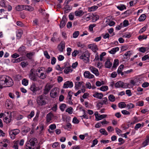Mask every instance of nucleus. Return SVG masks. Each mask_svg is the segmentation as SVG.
<instances>
[{
  "label": "nucleus",
  "mask_w": 149,
  "mask_h": 149,
  "mask_svg": "<svg viewBox=\"0 0 149 149\" xmlns=\"http://www.w3.org/2000/svg\"><path fill=\"white\" fill-rule=\"evenodd\" d=\"M5 84H6L7 87H10L13 85V82L12 79L9 77L5 75Z\"/></svg>",
  "instance_id": "obj_1"
},
{
  "label": "nucleus",
  "mask_w": 149,
  "mask_h": 149,
  "mask_svg": "<svg viewBox=\"0 0 149 149\" xmlns=\"http://www.w3.org/2000/svg\"><path fill=\"white\" fill-rule=\"evenodd\" d=\"M129 84L127 83L124 84L121 81H119L116 83L115 86L116 88H127Z\"/></svg>",
  "instance_id": "obj_2"
},
{
  "label": "nucleus",
  "mask_w": 149,
  "mask_h": 149,
  "mask_svg": "<svg viewBox=\"0 0 149 149\" xmlns=\"http://www.w3.org/2000/svg\"><path fill=\"white\" fill-rule=\"evenodd\" d=\"M37 102L39 105L43 106L45 104L46 102L45 99L42 95L38 97L37 98Z\"/></svg>",
  "instance_id": "obj_3"
},
{
  "label": "nucleus",
  "mask_w": 149,
  "mask_h": 149,
  "mask_svg": "<svg viewBox=\"0 0 149 149\" xmlns=\"http://www.w3.org/2000/svg\"><path fill=\"white\" fill-rule=\"evenodd\" d=\"M58 93L59 91L58 90V88L55 87L51 90L50 95L52 97L55 98L58 96Z\"/></svg>",
  "instance_id": "obj_4"
},
{
  "label": "nucleus",
  "mask_w": 149,
  "mask_h": 149,
  "mask_svg": "<svg viewBox=\"0 0 149 149\" xmlns=\"http://www.w3.org/2000/svg\"><path fill=\"white\" fill-rule=\"evenodd\" d=\"M90 55L88 53L83 54L80 57V58L83 60V61L85 63H87L89 61Z\"/></svg>",
  "instance_id": "obj_5"
},
{
  "label": "nucleus",
  "mask_w": 149,
  "mask_h": 149,
  "mask_svg": "<svg viewBox=\"0 0 149 149\" xmlns=\"http://www.w3.org/2000/svg\"><path fill=\"white\" fill-rule=\"evenodd\" d=\"M34 69H31L30 70V72L29 74V78L33 81H36L37 80V77L36 75L34 73Z\"/></svg>",
  "instance_id": "obj_6"
},
{
  "label": "nucleus",
  "mask_w": 149,
  "mask_h": 149,
  "mask_svg": "<svg viewBox=\"0 0 149 149\" xmlns=\"http://www.w3.org/2000/svg\"><path fill=\"white\" fill-rule=\"evenodd\" d=\"M107 98L106 97H104L102 100H101L97 104L96 107L99 109L100 107H102L103 104H107Z\"/></svg>",
  "instance_id": "obj_7"
},
{
  "label": "nucleus",
  "mask_w": 149,
  "mask_h": 149,
  "mask_svg": "<svg viewBox=\"0 0 149 149\" xmlns=\"http://www.w3.org/2000/svg\"><path fill=\"white\" fill-rule=\"evenodd\" d=\"M30 89L34 95L36 94L37 91L40 90L39 87H36L35 84L34 83L31 85Z\"/></svg>",
  "instance_id": "obj_8"
},
{
  "label": "nucleus",
  "mask_w": 149,
  "mask_h": 149,
  "mask_svg": "<svg viewBox=\"0 0 149 149\" xmlns=\"http://www.w3.org/2000/svg\"><path fill=\"white\" fill-rule=\"evenodd\" d=\"M19 130L18 129L13 130H11L9 133L11 138L12 139H14L15 135L19 134Z\"/></svg>",
  "instance_id": "obj_9"
},
{
  "label": "nucleus",
  "mask_w": 149,
  "mask_h": 149,
  "mask_svg": "<svg viewBox=\"0 0 149 149\" xmlns=\"http://www.w3.org/2000/svg\"><path fill=\"white\" fill-rule=\"evenodd\" d=\"M52 87V85L47 84L45 86L43 92V94L45 95H47Z\"/></svg>",
  "instance_id": "obj_10"
},
{
  "label": "nucleus",
  "mask_w": 149,
  "mask_h": 149,
  "mask_svg": "<svg viewBox=\"0 0 149 149\" xmlns=\"http://www.w3.org/2000/svg\"><path fill=\"white\" fill-rule=\"evenodd\" d=\"M67 19L65 15H64L60 24V27L62 28L64 27L67 22Z\"/></svg>",
  "instance_id": "obj_11"
},
{
  "label": "nucleus",
  "mask_w": 149,
  "mask_h": 149,
  "mask_svg": "<svg viewBox=\"0 0 149 149\" xmlns=\"http://www.w3.org/2000/svg\"><path fill=\"white\" fill-rule=\"evenodd\" d=\"M73 86V84L72 81H67L64 83L63 87L64 88H67L68 87L72 88Z\"/></svg>",
  "instance_id": "obj_12"
},
{
  "label": "nucleus",
  "mask_w": 149,
  "mask_h": 149,
  "mask_svg": "<svg viewBox=\"0 0 149 149\" xmlns=\"http://www.w3.org/2000/svg\"><path fill=\"white\" fill-rule=\"evenodd\" d=\"M89 69L91 72L96 76H98L99 75V73L98 70L95 68L93 66H91L90 68Z\"/></svg>",
  "instance_id": "obj_13"
},
{
  "label": "nucleus",
  "mask_w": 149,
  "mask_h": 149,
  "mask_svg": "<svg viewBox=\"0 0 149 149\" xmlns=\"http://www.w3.org/2000/svg\"><path fill=\"white\" fill-rule=\"evenodd\" d=\"M84 75L85 78L91 79L94 77V76L91 74V73L88 71H85L84 73Z\"/></svg>",
  "instance_id": "obj_14"
},
{
  "label": "nucleus",
  "mask_w": 149,
  "mask_h": 149,
  "mask_svg": "<svg viewBox=\"0 0 149 149\" xmlns=\"http://www.w3.org/2000/svg\"><path fill=\"white\" fill-rule=\"evenodd\" d=\"M5 75H2L0 77V88H3V85L5 84Z\"/></svg>",
  "instance_id": "obj_15"
},
{
  "label": "nucleus",
  "mask_w": 149,
  "mask_h": 149,
  "mask_svg": "<svg viewBox=\"0 0 149 149\" xmlns=\"http://www.w3.org/2000/svg\"><path fill=\"white\" fill-rule=\"evenodd\" d=\"M93 96L94 97L98 99H101L103 97V95L102 93L96 92L94 94H93Z\"/></svg>",
  "instance_id": "obj_16"
},
{
  "label": "nucleus",
  "mask_w": 149,
  "mask_h": 149,
  "mask_svg": "<svg viewBox=\"0 0 149 149\" xmlns=\"http://www.w3.org/2000/svg\"><path fill=\"white\" fill-rule=\"evenodd\" d=\"M65 44L61 42L58 46V48L60 52H62L63 51L64 49L65 48Z\"/></svg>",
  "instance_id": "obj_17"
},
{
  "label": "nucleus",
  "mask_w": 149,
  "mask_h": 149,
  "mask_svg": "<svg viewBox=\"0 0 149 149\" xmlns=\"http://www.w3.org/2000/svg\"><path fill=\"white\" fill-rule=\"evenodd\" d=\"M107 115H99L98 114L95 115V117L96 119H97V120H99L103 118H105L107 116Z\"/></svg>",
  "instance_id": "obj_18"
},
{
  "label": "nucleus",
  "mask_w": 149,
  "mask_h": 149,
  "mask_svg": "<svg viewBox=\"0 0 149 149\" xmlns=\"http://www.w3.org/2000/svg\"><path fill=\"white\" fill-rule=\"evenodd\" d=\"M112 63L110 61L109 59H108L105 63V67L107 68H110L111 66Z\"/></svg>",
  "instance_id": "obj_19"
},
{
  "label": "nucleus",
  "mask_w": 149,
  "mask_h": 149,
  "mask_svg": "<svg viewBox=\"0 0 149 149\" xmlns=\"http://www.w3.org/2000/svg\"><path fill=\"white\" fill-rule=\"evenodd\" d=\"M54 115L51 113L47 114L46 116L47 121V122H49L51 120L52 118L53 117Z\"/></svg>",
  "instance_id": "obj_20"
},
{
  "label": "nucleus",
  "mask_w": 149,
  "mask_h": 149,
  "mask_svg": "<svg viewBox=\"0 0 149 149\" xmlns=\"http://www.w3.org/2000/svg\"><path fill=\"white\" fill-rule=\"evenodd\" d=\"M18 51L22 54H24V52H25V47L22 45L21 47H19L18 49Z\"/></svg>",
  "instance_id": "obj_21"
},
{
  "label": "nucleus",
  "mask_w": 149,
  "mask_h": 149,
  "mask_svg": "<svg viewBox=\"0 0 149 149\" xmlns=\"http://www.w3.org/2000/svg\"><path fill=\"white\" fill-rule=\"evenodd\" d=\"M24 10H25L29 11H32L33 10V8L28 5L24 6Z\"/></svg>",
  "instance_id": "obj_22"
},
{
  "label": "nucleus",
  "mask_w": 149,
  "mask_h": 149,
  "mask_svg": "<svg viewBox=\"0 0 149 149\" xmlns=\"http://www.w3.org/2000/svg\"><path fill=\"white\" fill-rule=\"evenodd\" d=\"M84 14L82 10H79L76 11L75 12V14L76 16H80L83 15Z\"/></svg>",
  "instance_id": "obj_23"
},
{
  "label": "nucleus",
  "mask_w": 149,
  "mask_h": 149,
  "mask_svg": "<svg viewBox=\"0 0 149 149\" xmlns=\"http://www.w3.org/2000/svg\"><path fill=\"white\" fill-rule=\"evenodd\" d=\"M119 50V48L118 47H116L113 48L111 50L109 51V53L112 54H115L117 51Z\"/></svg>",
  "instance_id": "obj_24"
},
{
  "label": "nucleus",
  "mask_w": 149,
  "mask_h": 149,
  "mask_svg": "<svg viewBox=\"0 0 149 149\" xmlns=\"http://www.w3.org/2000/svg\"><path fill=\"white\" fill-rule=\"evenodd\" d=\"M71 66L67 67L64 71V72L66 74H68L70 72H72L73 70L71 69Z\"/></svg>",
  "instance_id": "obj_25"
},
{
  "label": "nucleus",
  "mask_w": 149,
  "mask_h": 149,
  "mask_svg": "<svg viewBox=\"0 0 149 149\" xmlns=\"http://www.w3.org/2000/svg\"><path fill=\"white\" fill-rule=\"evenodd\" d=\"M83 83H84V82L83 81H80L78 82H76L75 83V87L76 89H79V87L81 86L82 84Z\"/></svg>",
  "instance_id": "obj_26"
},
{
  "label": "nucleus",
  "mask_w": 149,
  "mask_h": 149,
  "mask_svg": "<svg viewBox=\"0 0 149 149\" xmlns=\"http://www.w3.org/2000/svg\"><path fill=\"white\" fill-rule=\"evenodd\" d=\"M89 47L90 48H91L93 50H98V48L97 47V46L96 45L94 44H91L89 45Z\"/></svg>",
  "instance_id": "obj_27"
},
{
  "label": "nucleus",
  "mask_w": 149,
  "mask_h": 149,
  "mask_svg": "<svg viewBox=\"0 0 149 149\" xmlns=\"http://www.w3.org/2000/svg\"><path fill=\"white\" fill-rule=\"evenodd\" d=\"M63 9L65 10L64 11V13H65L68 12L67 11L71 9H70V8L69 5L67 4H66L65 7L63 8Z\"/></svg>",
  "instance_id": "obj_28"
},
{
  "label": "nucleus",
  "mask_w": 149,
  "mask_h": 149,
  "mask_svg": "<svg viewBox=\"0 0 149 149\" xmlns=\"http://www.w3.org/2000/svg\"><path fill=\"white\" fill-rule=\"evenodd\" d=\"M119 64V60L118 59H115L113 64L112 68H116Z\"/></svg>",
  "instance_id": "obj_29"
},
{
  "label": "nucleus",
  "mask_w": 149,
  "mask_h": 149,
  "mask_svg": "<svg viewBox=\"0 0 149 149\" xmlns=\"http://www.w3.org/2000/svg\"><path fill=\"white\" fill-rule=\"evenodd\" d=\"M98 8V7L96 6H94L88 8V10L89 12L93 11H95Z\"/></svg>",
  "instance_id": "obj_30"
},
{
  "label": "nucleus",
  "mask_w": 149,
  "mask_h": 149,
  "mask_svg": "<svg viewBox=\"0 0 149 149\" xmlns=\"http://www.w3.org/2000/svg\"><path fill=\"white\" fill-rule=\"evenodd\" d=\"M146 15L144 14H143L141 15L139 19V21H144L146 18Z\"/></svg>",
  "instance_id": "obj_31"
},
{
  "label": "nucleus",
  "mask_w": 149,
  "mask_h": 149,
  "mask_svg": "<svg viewBox=\"0 0 149 149\" xmlns=\"http://www.w3.org/2000/svg\"><path fill=\"white\" fill-rule=\"evenodd\" d=\"M124 65L123 64L121 65L119 67L117 70V73L118 74H120L122 72L123 69V68Z\"/></svg>",
  "instance_id": "obj_32"
},
{
  "label": "nucleus",
  "mask_w": 149,
  "mask_h": 149,
  "mask_svg": "<svg viewBox=\"0 0 149 149\" xmlns=\"http://www.w3.org/2000/svg\"><path fill=\"white\" fill-rule=\"evenodd\" d=\"M117 8L118 9L121 11L123 10L124 9H126V8L125 6L123 4L121 5L120 6H118Z\"/></svg>",
  "instance_id": "obj_33"
},
{
  "label": "nucleus",
  "mask_w": 149,
  "mask_h": 149,
  "mask_svg": "<svg viewBox=\"0 0 149 149\" xmlns=\"http://www.w3.org/2000/svg\"><path fill=\"white\" fill-rule=\"evenodd\" d=\"M108 98L109 100L112 102H114L115 100V97L113 95H110L109 96Z\"/></svg>",
  "instance_id": "obj_34"
},
{
  "label": "nucleus",
  "mask_w": 149,
  "mask_h": 149,
  "mask_svg": "<svg viewBox=\"0 0 149 149\" xmlns=\"http://www.w3.org/2000/svg\"><path fill=\"white\" fill-rule=\"evenodd\" d=\"M126 104L124 102H122L118 104V107L120 108H124L126 107Z\"/></svg>",
  "instance_id": "obj_35"
},
{
  "label": "nucleus",
  "mask_w": 149,
  "mask_h": 149,
  "mask_svg": "<svg viewBox=\"0 0 149 149\" xmlns=\"http://www.w3.org/2000/svg\"><path fill=\"white\" fill-rule=\"evenodd\" d=\"M16 9L17 11L24 10V6L18 5L16 7Z\"/></svg>",
  "instance_id": "obj_36"
},
{
  "label": "nucleus",
  "mask_w": 149,
  "mask_h": 149,
  "mask_svg": "<svg viewBox=\"0 0 149 149\" xmlns=\"http://www.w3.org/2000/svg\"><path fill=\"white\" fill-rule=\"evenodd\" d=\"M148 49L147 47H141L139 48V50L141 52L144 53L146 51H148Z\"/></svg>",
  "instance_id": "obj_37"
},
{
  "label": "nucleus",
  "mask_w": 149,
  "mask_h": 149,
  "mask_svg": "<svg viewBox=\"0 0 149 149\" xmlns=\"http://www.w3.org/2000/svg\"><path fill=\"white\" fill-rule=\"evenodd\" d=\"M100 132L102 134L105 135H108V133L104 129H101L100 130Z\"/></svg>",
  "instance_id": "obj_38"
},
{
  "label": "nucleus",
  "mask_w": 149,
  "mask_h": 149,
  "mask_svg": "<svg viewBox=\"0 0 149 149\" xmlns=\"http://www.w3.org/2000/svg\"><path fill=\"white\" fill-rule=\"evenodd\" d=\"M28 65V62L25 61L22 62L20 64L22 68H24L26 67Z\"/></svg>",
  "instance_id": "obj_39"
},
{
  "label": "nucleus",
  "mask_w": 149,
  "mask_h": 149,
  "mask_svg": "<svg viewBox=\"0 0 149 149\" xmlns=\"http://www.w3.org/2000/svg\"><path fill=\"white\" fill-rule=\"evenodd\" d=\"M107 86H102L100 88V89L102 91H105L108 89Z\"/></svg>",
  "instance_id": "obj_40"
},
{
  "label": "nucleus",
  "mask_w": 149,
  "mask_h": 149,
  "mask_svg": "<svg viewBox=\"0 0 149 149\" xmlns=\"http://www.w3.org/2000/svg\"><path fill=\"white\" fill-rule=\"evenodd\" d=\"M66 107V105L64 104H62L60 107V108L61 110L63 111L65 109Z\"/></svg>",
  "instance_id": "obj_41"
},
{
  "label": "nucleus",
  "mask_w": 149,
  "mask_h": 149,
  "mask_svg": "<svg viewBox=\"0 0 149 149\" xmlns=\"http://www.w3.org/2000/svg\"><path fill=\"white\" fill-rule=\"evenodd\" d=\"M22 84L25 86H26L28 84V80L25 79H23L22 80Z\"/></svg>",
  "instance_id": "obj_42"
},
{
  "label": "nucleus",
  "mask_w": 149,
  "mask_h": 149,
  "mask_svg": "<svg viewBox=\"0 0 149 149\" xmlns=\"http://www.w3.org/2000/svg\"><path fill=\"white\" fill-rule=\"evenodd\" d=\"M10 115H9L8 116H7L5 118V121L6 123H9L10 122L11 119L10 118Z\"/></svg>",
  "instance_id": "obj_43"
},
{
  "label": "nucleus",
  "mask_w": 149,
  "mask_h": 149,
  "mask_svg": "<svg viewBox=\"0 0 149 149\" xmlns=\"http://www.w3.org/2000/svg\"><path fill=\"white\" fill-rule=\"evenodd\" d=\"M79 31H75L73 34V37L74 38H77L79 36Z\"/></svg>",
  "instance_id": "obj_44"
},
{
  "label": "nucleus",
  "mask_w": 149,
  "mask_h": 149,
  "mask_svg": "<svg viewBox=\"0 0 149 149\" xmlns=\"http://www.w3.org/2000/svg\"><path fill=\"white\" fill-rule=\"evenodd\" d=\"M47 75L45 74H44L43 72H42L41 73L39 77L42 79H44L46 77Z\"/></svg>",
  "instance_id": "obj_45"
},
{
  "label": "nucleus",
  "mask_w": 149,
  "mask_h": 149,
  "mask_svg": "<svg viewBox=\"0 0 149 149\" xmlns=\"http://www.w3.org/2000/svg\"><path fill=\"white\" fill-rule=\"evenodd\" d=\"M147 27V26H144L139 31V33H142L145 31L146 30Z\"/></svg>",
  "instance_id": "obj_46"
},
{
  "label": "nucleus",
  "mask_w": 149,
  "mask_h": 149,
  "mask_svg": "<svg viewBox=\"0 0 149 149\" xmlns=\"http://www.w3.org/2000/svg\"><path fill=\"white\" fill-rule=\"evenodd\" d=\"M129 25L128 21L127 20H125L123 22V26L126 27Z\"/></svg>",
  "instance_id": "obj_47"
},
{
  "label": "nucleus",
  "mask_w": 149,
  "mask_h": 149,
  "mask_svg": "<svg viewBox=\"0 0 149 149\" xmlns=\"http://www.w3.org/2000/svg\"><path fill=\"white\" fill-rule=\"evenodd\" d=\"M33 54V52H30L27 53L26 54V56L27 58L30 59H31L32 58V56Z\"/></svg>",
  "instance_id": "obj_48"
},
{
  "label": "nucleus",
  "mask_w": 149,
  "mask_h": 149,
  "mask_svg": "<svg viewBox=\"0 0 149 149\" xmlns=\"http://www.w3.org/2000/svg\"><path fill=\"white\" fill-rule=\"evenodd\" d=\"M147 38V36H139L138 37V38L139 40L141 39H145Z\"/></svg>",
  "instance_id": "obj_49"
},
{
  "label": "nucleus",
  "mask_w": 149,
  "mask_h": 149,
  "mask_svg": "<svg viewBox=\"0 0 149 149\" xmlns=\"http://www.w3.org/2000/svg\"><path fill=\"white\" fill-rule=\"evenodd\" d=\"M72 108L70 107L67 109L66 110V111L68 112L69 114H71L72 112Z\"/></svg>",
  "instance_id": "obj_50"
},
{
  "label": "nucleus",
  "mask_w": 149,
  "mask_h": 149,
  "mask_svg": "<svg viewBox=\"0 0 149 149\" xmlns=\"http://www.w3.org/2000/svg\"><path fill=\"white\" fill-rule=\"evenodd\" d=\"M44 55L46 58L49 59L50 58V56L48 54V53L47 51H45L44 52Z\"/></svg>",
  "instance_id": "obj_51"
},
{
  "label": "nucleus",
  "mask_w": 149,
  "mask_h": 149,
  "mask_svg": "<svg viewBox=\"0 0 149 149\" xmlns=\"http://www.w3.org/2000/svg\"><path fill=\"white\" fill-rule=\"evenodd\" d=\"M98 142V141L97 139L94 140L93 141V144L91 146V147H94L95 145L97 144Z\"/></svg>",
  "instance_id": "obj_52"
},
{
  "label": "nucleus",
  "mask_w": 149,
  "mask_h": 149,
  "mask_svg": "<svg viewBox=\"0 0 149 149\" xmlns=\"http://www.w3.org/2000/svg\"><path fill=\"white\" fill-rule=\"evenodd\" d=\"M126 107L128 108V109L132 108L134 107V105L132 103H130L127 104Z\"/></svg>",
  "instance_id": "obj_53"
},
{
  "label": "nucleus",
  "mask_w": 149,
  "mask_h": 149,
  "mask_svg": "<svg viewBox=\"0 0 149 149\" xmlns=\"http://www.w3.org/2000/svg\"><path fill=\"white\" fill-rule=\"evenodd\" d=\"M34 115V113L33 111H31L30 113L29 114L28 116V117L29 118L31 119L33 117Z\"/></svg>",
  "instance_id": "obj_54"
},
{
  "label": "nucleus",
  "mask_w": 149,
  "mask_h": 149,
  "mask_svg": "<svg viewBox=\"0 0 149 149\" xmlns=\"http://www.w3.org/2000/svg\"><path fill=\"white\" fill-rule=\"evenodd\" d=\"M118 141L119 142H120V143H118L119 145H121L124 143L125 142V141L123 139L121 138H120L118 139Z\"/></svg>",
  "instance_id": "obj_55"
},
{
  "label": "nucleus",
  "mask_w": 149,
  "mask_h": 149,
  "mask_svg": "<svg viewBox=\"0 0 149 149\" xmlns=\"http://www.w3.org/2000/svg\"><path fill=\"white\" fill-rule=\"evenodd\" d=\"M1 6L3 7H6L5 4V1L4 0H2L1 1Z\"/></svg>",
  "instance_id": "obj_56"
},
{
  "label": "nucleus",
  "mask_w": 149,
  "mask_h": 149,
  "mask_svg": "<svg viewBox=\"0 0 149 149\" xmlns=\"http://www.w3.org/2000/svg\"><path fill=\"white\" fill-rule=\"evenodd\" d=\"M56 58L54 57L52 58L51 60V63L53 65L56 62Z\"/></svg>",
  "instance_id": "obj_57"
},
{
  "label": "nucleus",
  "mask_w": 149,
  "mask_h": 149,
  "mask_svg": "<svg viewBox=\"0 0 149 149\" xmlns=\"http://www.w3.org/2000/svg\"><path fill=\"white\" fill-rule=\"evenodd\" d=\"M96 26L95 24H91L90 25L89 27V28L90 30L91 31H93V28L95 26Z\"/></svg>",
  "instance_id": "obj_58"
},
{
  "label": "nucleus",
  "mask_w": 149,
  "mask_h": 149,
  "mask_svg": "<svg viewBox=\"0 0 149 149\" xmlns=\"http://www.w3.org/2000/svg\"><path fill=\"white\" fill-rule=\"evenodd\" d=\"M121 112L124 115H129L130 114V112L126 110L122 111Z\"/></svg>",
  "instance_id": "obj_59"
},
{
  "label": "nucleus",
  "mask_w": 149,
  "mask_h": 149,
  "mask_svg": "<svg viewBox=\"0 0 149 149\" xmlns=\"http://www.w3.org/2000/svg\"><path fill=\"white\" fill-rule=\"evenodd\" d=\"M79 53L78 52L77 50H74L72 54V56L75 57L77 56V54Z\"/></svg>",
  "instance_id": "obj_60"
},
{
  "label": "nucleus",
  "mask_w": 149,
  "mask_h": 149,
  "mask_svg": "<svg viewBox=\"0 0 149 149\" xmlns=\"http://www.w3.org/2000/svg\"><path fill=\"white\" fill-rule=\"evenodd\" d=\"M56 125L55 124L51 125L49 126V128L51 130H53L56 128Z\"/></svg>",
  "instance_id": "obj_61"
},
{
  "label": "nucleus",
  "mask_w": 149,
  "mask_h": 149,
  "mask_svg": "<svg viewBox=\"0 0 149 149\" xmlns=\"http://www.w3.org/2000/svg\"><path fill=\"white\" fill-rule=\"evenodd\" d=\"M67 55L68 56H70V53L72 51L71 48L70 47H68L67 49Z\"/></svg>",
  "instance_id": "obj_62"
},
{
  "label": "nucleus",
  "mask_w": 149,
  "mask_h": 149,
  "mask_svg": "<svg viewBox=\"0 0 149 149\" xmlns=\"http://www.w3.org/2000/svg\"><path fill=\"white\" fill-rule=\"evenodd\" d=\"M149 86V84L147 82H145L143 84L142 86L144 88L148 87Z\"/></svg>",
  "instance_id": "obj_63"
},
{
  "label": "nucleus",
  "mask_w": 149,
  "mask_h": 149,
  "mask_svg": "<svg viewBox=\"0 0 149 149\" xmlns=\"http://www.w3.org/2000/svg\"><path fill=\"white\" fill-rule=\"evenodd\" d=\"M19 55L16 53H14L11 56L12 58H16L17 57H19Z\"/></svg>",
  "instance_id": "obj_64"
}]
</instances>
